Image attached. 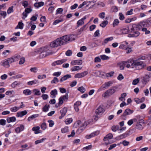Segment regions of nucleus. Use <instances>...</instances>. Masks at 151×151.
<instances>
[{"mask_svg":"<svg viewBox=\"0 0 151 151\" xmlns=\"http://www.w3.org/2000/svg\"><path fill=\"white\" fill-rule=\"evenodd\" d=\"M88 124V123H87L86 122L82 124L80 120H78L74 123V127L76 128L80 126V127L77 130V132L79 133H81L84 129L87 124Z\"/></svg>","mask_w":151,"mask_h":151,"instance_id":"f257e3e1","label":"nucleus"},{"mask_svg":"<svg viewBox=\"0 0 151 151\" xmlns=\"http://www.w3.org/2000/svg\"><path fill=\"white\" fill-rule=\"evenodd\" d=\"M64 44L63 38L61 37L51 42L50 44V46L52 47H55Z\"/></svg>","mask_w":151,"mask_h":151,"instance_id":"f03ea898","label":"nucleus"},{"mask_svg":"<svg viewBox=\"0 0 151 151\" xmlns=\"http://www.w3.org/2000/svg\"><path fill=\"white\" fill-rule=\"evenodd\" d=\"M129 60H132L131 63H130V68H136L137 66L142 65L143 64V62L140 60L139 58L135 60H133L132 59Z\"/></svg>","mask_w":151,"mask_h":151,"instance_id":"7ed1b4c3","label":"nucleus"},{"mask_svg":"<svg viewBox=\"0 0 151 151\" xmlns=\"http://www.w3.org/2000/svg\"><path fill=\"white\" fill-rule=\"evenodd\" d=\"M140 30L137 29V27L136 26V24L132 25L131 29L130 34L129 35L130 37H137L140 35L139 32L137 30Z\"/></svg>","mask_w":151,"mask_h":151,"instance_id":"20e7f679","label":"nucleus"},{"mask_svg":"<svg viewBox=\"0 0 151 151\" xmlns=\"http://www.w3.org/2000/svg\"><path fill=\"white\" fill-rule=\"evenodd\" d=\"M132 60H128L126 61H122L119 62L117 63V65L119 67L121 70H123L124 69V66L127 68H130V63H131Z\"/></svg>","mask_w":151,"mask_h":151,"instance_id":"39448f33","label":"nucleus"},{"mask_svg":"<svg viewBox=\"0 0 151 151\" xmlns=\"http://www.w3.org/2000/svg\"><path fill=\"white\" fill-rule=\"evenodd\" d=\"M104 111V110L103 107L101 106H99L96 110L95 114L93 116L94 119L97 120L100 117L102 113Z\"/></svg>","mask_w":151,"mask_h":151,"instance_id":"423d86ee","label":"nucleus"},{"mask_svg":"<svg viewBox=\"0 0 151 151\" xmlns=\"http://www.w3.org/2000/svg\"><path fill=\"white\" fill-rule=\"evenodd\" d=\"M117 89V87L113 86L112 87L111 89L106 91L103 94L102 96L104 98H106L107 96L112 95L116 92Z\"/></svg>","mask_w":151,"mask_h":151,"instance_id":"0eeeda50","label":"nucleus"},{"mask_svg":"<svg viewBox=\"0 0 151 151\" xmlns=\"http://www.w3.org/2000/svg\"><path fill=\"white\" fill-rule=\"evenodd\" d=\"M113 84L112 81H109L106 82L103 84L98 90V92H100L108 88L109 87L111 86Z\"/></svg>","mask_w":151,"mask_h":151,"instance_id":"6e6552de","label":"nucleus"},{"mask_svg":"<svg viewBox=\"0 0 151 151\" xmlns=\"http://www.w3.org/2000/svg\"><path fill=\"white\" fill-rule=\"evenodd\" d=\"M62 37L64 44H66L69 41H72L75 40L74 36L73 35L63 36Z\"/></svg>","mask_w":151,"mask_h":151,"instance_id":"1a4fd4ad","label":"nucleus"},{"mask_svg":"<svg viewBox=\"0 0 151 151\" xmlns=\"http://www.w3.org/2000/svg\"><path fill=\"white\" fill-rule=\"evenodd\" d=\"M88 72L87 71H84L81 73H78L76 74L74 76L75 78H83L87 75Z\"/></svg>","mask_w":151,"mask_h":151,"instance_id":"9d476101","label":"nucleus"},{"mask_svg":"<svg viewBox=\"0 0 151 151\" xmlns=\"http://www.w3.org/2000/svg\"><path fill=\"white\" fill-rule=\"evenodd\" d=\"M99 133V131H97L93 132L90 134L86 135V136L85 138L87 139H89L97 135Z\"/></svg>","mask_w":151,"mask_h":151,"instance_id":"9b49d317","label":"nucleus"},{"mask_svg":"<svg viewBox=\"0 0 151 151\" xmlns=\"http://www.w3.org/2000/svg\"><path fill=\"white\" fill-rule=\"evenodd\" d=\"M32 11V9L31 7H29V8H27L25 9V12L26 13L23 12V16L22 17V19H24L27 16V14L30 13Z\"/></svg>","mask_w":151,"mask_h":151,"instance_id":"f8f14e48","label":"nucleus"},{"mask_svg":"<svg viewBox=\"0 0 151 151\" xmlns=\"http://www.w3.org/2000/svg\"><path fill=\"white\" fill-rule=\"evenodd\" d=\"M67 108L66 107H64L62 110H61L60 112L61 114V116L59 117V119H61L65 115L67 112Z\"/></svg>","mask_w":151,"mask_h":151,"instance_id":"ddd939ff","label":"nucleus"},{"mask_svg":"<svg viewBox=\"0 0 151 151\" xmlns=\"http://www.w3.org/2000/svg\"><path fill=\"white\" fill-rule=\"evenodd\" d=\"M70 64L72 65H81L82 64V61L81 60H73L71 62Z\"/></svg>","mask_w":151,"mask_h":151,"instance_id":"4468645a","label":"nucleus"},{"mask_svg":"<svg viewBox=\"0 0 151 151\" xmlns=\"http://www.w3.org/2000/svg\"><path fill=\"white\" fill-rule=\"evenodd\" d=\"M133 112V111L129 109H127L125 110L123 114L122 115V116H126L132 114Z\"/></svg>","mask_w":151,"mask_h":151,"instance_id":"2eb2a0df","label":"nucleus"},{"mask_svg":"<svg viewBox=\"0 0 151 151\" xmlns=\"http://www.w3.org/2000/svg\"><path fill=\"white\" fill-rule=\"evenodd\" d=\"M146 23L144 21L140 22L137 24H136V26L137 27V29L140 30L142 27H145Z\"/></svg>","mask_w":151,"mask_h":151,"instance_id":"dca6fc26","label":"nucleus"},{"mask_svg":"<svg viewBox=\"0 0 151 151\" xmlns=\"http://www.w3.org/2000/svg\"><path fill=\"white\" fill-rule=\"evenodd\" d=\"M81 104V103L80 101H77L74 104V108L76 111H79V106H80Z\"/></svg>","mask_w":151,"mask_h":151,"instance_id":"f3484780","label":"nucleus"},{"mask_svg":"<svg viewBox=\"0 0 151 151\" xmlns=\"http://www.w3.org/2000/svg\"><path fill=\"white\" fill-rule=\"evenodd\" d=\"M32 130L34 132L35 134L40 133L42 132V131L40 130V127L39 126L33 127Z\"/></svg>","mask_w":151,"mask_h":151,"instance_id":"a211bd4d","label":"nucleus"},{"mask_svg":"<svg viewBox=\"0 0 151 151\" xmlns=\"http://www.w3.org/2000/svg\"><path fill=\"white\" fill-rule=\"evenodd\" d=\"M27 113V112L26 110L19 111L18 112L17 114V117H22L23 116L25 115Z\"/></svg>","mask_w":151,"mask_h":151,"instance_id":"6ab92c4d","label":"nucleus"},{"mask_svg":"<svg viewBox=\"0 0 151 151\" xmlns=\"http://www.w3.org/2000/svg\"><path fill=\"white\" fill-rule=\"evenodd\" d=\"M71 77V76L70 75L67 74L65 75L63 77L61 78L60 79V82H63L64 81H65L67 79Z\"/></svg>","mask_w":151,"mask_h":151,"instance_id":"aec40b11","label":"nucleus"},{"mask_svg":"<svg viewBox=\"0 0 151 151\" xmlns=\"http://www.w3.org/2000/svg\"><path fill=\"white\" fill-rule=\"evenodd\" d=\"M24 127L23 125H21L19 127H18L15 129L16 132L17 133H19L20 132L24 129Z\"/></svg>","mask_w":151,"mask_h":151,"instance_id":"412c9836","label":"nucleus"},{"mask_svg":"<svg viewBox=\"0 0 151 151\" xmlns=\"http://www.w3.org/2000/svg\"><path fill=\"white\" fill-rule=\"evenodd\" d=\"M2 65L6 68H8L10 66L7 59L5 60L2 62Z\"/></svg>","mask_w":151,"mask_h":151,"instance_id":"4be33fe9","label":"nucleus"},{"mask_svg":"<svg viewBox=\"0 0 151 151\" xmlns=\"http://www.w3.org/2000/svg\"><path fill=\"white\" fill-rule=\"evenodd\" d=\"M113 137L112 134L109 133L107 134L104 138V140L106 141L108 139H110L112 138Z\"/></svg>","mask_w":151,"mask_h":151,"instance_id":"5701e85b","label":"nucleus"},{"mask_svg":"<svg viewBox=\"0 0 151 151\" xmlns=\"http://www.w3.org/2000/svg\"><path fill=\"white\" fill-rule=\"evenodd\" d=\"M82 69V67H80L79 66H74L71 69L72 71H76L80 70Z\"/></svg>","mask_w":151,"mask_h":151,"instance_id":"b1692460","label":"nucleus"},{"mask_svg":"<svg viewBox=\"0 0 151 151\" xmlns=\"http://www.w3.org/2000/svg\"><path fill=\"white\" fill-rule=\"evenodd\" d=\"M11 51L9 50H6L2 52L1 55L4 57H6L10 53Z\"/></svg>","mask_w":151,"mask_h":151,"instance_id":"393cba45","label":"nucleus"},{"mask_svg":"<svg viewBox=\"0 0 151 151\" xmlns=\"http://www.w3.org/2000/svg\"><path fill=\"white\" fill-rule=\"evenodd\" d=\"M44 3L42 1H41L38 3H36L34 4L35 6L37 8L42 6L44 5Z\"/></svg>","mask_w":151,"mask_h":151,"instance_id":"a878e982","label":"nucleus"},{"mask_svg":"<svg viewBox=\"0 0 151 151\" xmlns=\"http://www.w3.org/2000/svg\"><path fill=\"white\" fill-rule=\"evenodd\" d=\"M16 118L14 116L9 117L7 119V121L9 123L11 122H14L16 121Z\"/></svg>","mask_w":151,"mask_h":151,"instance_id":"bb28decb","label":"nucleus"},{"mask_svg":"<svg viewBox=\"0 0 151 151\" xmlns=\"http://www.w3.org/2000/svg\"><path fill=\"white\" fill-rule=\"evenodd\" d=\"M23 93L26 96L31 95L32 93V91L29 89H27L23 91Z\"/></svg>","mask_w":151,"mask_h":151,"instance_id":"cd10ccee","label":"nucleus"},{"mask_svg":"<svg viewBox=\"0 0 151 151\" xmlns=\"http://www.w3.org/2000/svg\"><path fill=\"white\" fill-rule=\"evenodd\" d=\"M119 23V20L117 19H115L112 23V25L113 27H115L118 25Z\"/></svg>","mask_w":151,"mask_h":151,"instance_id":"c85d7f7f","label":"nucleus"},{"mask_svg":"<svg viewBox=\"0 0 151 151\" xmlns=\"http://www.w3.org/2000/svg\"><path fill=\"white\" fill-rule=\"evenodd\" d=\"M122 29V34H127L129 33V28L128 27L123 28Z\"/></svg>","mask_w":151,"mask_h":151,"instance_id":"c756f323","label":"nucleus"},{"mask_svg":"<svg viewBox=\"0 0 151 151\" xmlns=\"http://www.w3.org/2000/svg\"><path fill=\"white\" fill-rule=\"evenodd\" d=\"M24 26V24L22 22H19L18 23V25L16 27V29H23Z\"/></svg>","mask_w":151,"mask_h":151,"instance_id":"7c9ffc66","label":"nucleus"},{"mask_svg":"<svg viewBox=\"0 0 151 151\" xmlns=\"http://www.w3.org/2000/svg\"><path fill=\"white\" fill-rule=\"evenodd\" d=\"M108 22L107 20H104L100 24V26L102 27H105L106 25L108 24Z\"/></svg>","mask_w":151,"mask_h":151,"instance_id":"2f4dec72","label":"nucleus"},{"mask_svg":"<svg viewBox=\"0 0 151 151\" xmlns=\"http://www.w3.org/2000/svg\"><path fill=\"white\" fill-rule=\"evenodd\" d=\"M67 60V59H63L61 60H58L56 61V63H57V65H60L61 64L65 62Z\"/></svg>","mask_w":151,"mask_h":151,"instance_id":"473e14b6","label":"nucleus"},{"mask_svg":"<svg viewBox=\"0 0 151 151\" xmlns=\"http://www.w3.org/2000/svg\"><path fill=\"white\" fill-rule=\"evenodd\" d=\"M96 5L99 7H103L105 6V3L103 2L99 1L96 3Z\"/></svg>","mask_w":151,"mask_h":151,"instance_id":"72a5a7b5","label":"nucleus"},{"mask_svg":"<svg viewBox=\"0 0 151 151\" xmlns=\"http://www.w3.org/2000/svg\"><path fill=\"white\" fill-rule=\"evenodd\" d=\"M57 91L56 89H54L52 91L50 92L51 95L53 96L52 98H55L56 97V95L57 94Z\"/></svg>","mask_w":151,"mask_h":151,"instance_id":"f704fd0d","label":"nucleus"},{"mask_svg":"<svg viewBox=\"0 0 151 151\" xmlns=\"http://www.w3.org/2000/svg\"><path fill=\"white\" fill-rule=\"evenodd\" d=\"M16 57H12L10 58H9L7 59L8 63L10 64L12 63H14L15 61V59L16 58Z\"/></svg>","mask_w":151,"mask_h":151,"instance_id":"c9c22d12","label":"nucleus"},{"mask_svg":"<svg viewBox=\"0 0 151 151\" xmlns=\"http://www.w3.org/2000/svg\"><path fill=\"white\" fill-rule=\"evenodd\" d=\"M69 131L68 127L67 126H65L61 129V132L63 133H65L68 132Z\"/></svg>","mask_w":151,"mask_h":151,"instance_id":"e433bc0d","label":"nucleus"},{"mask_svg":"<svg viewBox=\"0 0 151 151\" xmlns=\"http://www.w3.org/2000/svg\"><path fill=\"white\" fill-rule=\"evenodd\" d=\"M127 96L126 93H123L121 94V96L119 97V100L122 101H124L125 100V98Z\"/></svg>","mask_w":151,"mask_h":151,"instance_id":"4c0bfd02","label":"nucleus"},{"mask_svg":"<svg viewBox=\"0 0 151 151\" xmlns=\"http://www.w3.org/2000/svg\"><path fill=\"white\" fill-rule=\"evenodd\" d=\"M114 38L113 37H111L105 39L104 41V44H107L109 41H111L113 40Z\"/></svg>","mask_w":151,"mask_h":151,"instance_id":"58836bf2","label":"nucleus"},{"mask_svg":"<svg viewBox=\"0 0 151 151\" xmlns=\"http://www.w3.org/2000/svg\"><path fill=\"white\" fill-rule=\"evenodd\" d=\"M92 147V145H91L87 146L83 148L82 150L83 151H86L89 150L91 149Z\"/></svg>","mask_w":151,"mask_h":151,"instance_id":"ea45409f","label":"nucleus"},{"mask_svg":"<svg viewBox=\"0 0 151 151\" xmlns=\"http://www.w3.org/2000/svg\"><path fill=\"white\" fill-rule=\"evenodd\" d=\"M20 82L15 81L12 84L11 86L12 87L14 88L16 87V86L17 85H20Z\"/></svg>","mask_w":151,"mask_h":151,"instance_id":"a19ab883","label":"nucleus"},{"mask_svg":"<svg viewBox=\"0 0 151 151\" xmlns=\"http://www.w3.org/2000/svg\"><path fill=\"white\" fill-rule=\"evenodd\" d=\"M115 33L117 35H122V29H118L115 31Z\"/></svg>","mask_w":151,"mask_h":151,"instance_id":"79ce46f5","label":"nucleus"},{"mask_svg":"<svg viewBox=\"0 0 151 151\" xmlns=\"http://www.w3.org/2000/svg\"><path fill=\"white\" fill-rule=\"evenodd\" d=\"M46 139V138H42L41 139L35 141V143L36 145H37L38 144L42 143L43 142V141L45 140Z\"/></svg>","mask_w":151,"mask_h":151,"instance_id":"37998d69","label":"nucleus"},{"mask_svg":"<svg viewBox=\"0 0 151 151\" xmlns=\"http://www.w3.org/2000/svg\"><path fill=\"white\" fill-rule=\"evenodd\" d=\"M136 129L139 130H142L143 129V127L140 124L137 123L136 125Z\"/></svg>","mask_w":151,"mask_h":151,"instance_id":"c03bdc74","label":"nucleus"},{"mask_svg":"<svg viewBox=\"0 0 151 151\" xmlns=\"http://www.w3.org/2000/svg\"><path fill=\"white\" fill-rule=\"evenodd\" d=\"M13 6H11L7 10V13L8 14H9L13 12Z\"/></svg>","mask_w":151,"mask_h":151,"instance_id":"a18cd8bd","label":"nucleus"},{"mask_svg":"<svg viewBox=\"0 0 151 151\" xmlns=\"http://www.w3.org/2000/svg\"><path fill=\"white\" fill-rule=\"evenodd\" d=\"M101 59L103 60H107L109 59V57L104 55L100 56Z\"/></svg>","mask_w":151,"mask_h":151,"instance_id":"49530a36","label":"nucleus"},{"mask_svg":"<svg viewBox=\"0 0 151 151\" xmlns=\"http://www.w3.org/2000/svg\"><path fill=\"white\" fill-rule=\"evenodd\" d=\"M19 108L17 106H14V107L10 108V110L13 112H15L19 109Z\"/></svg>","mask_w":151,"mask_h":151,"instance_id":"de8ad7c7","label":"nucleus"},{"mask_svg":"<svg viewBox=\"0 0 151 151\" xmlns=\"http://www.w3.org/2000/svg\"><path fill=\"white\" fill-rule=\"evenodd\" d=\"M139 78H137L134 80L132 82V84L133 85H136L139 83Z\"/></svg>","mask_w":151,"mask_h":151,"instance_id":"09e8293b","label":"nucleus"},{"mask_svg":"<svg viewBox=\"0 0 151 151\" xmlns=\"http://www.w3.org/2000/svg\"><path fill=\"white\" fill-rule=\"evenodd\" d=\"M73 121V119L71 118H68L65 119V122L66 124H68L71 123Z\"/></svg>","mask_w":151,"mask_h":151,"instance_id":"8fccbe9b","label":"nucleus"},{"mask_svg":"<svg viewBox=\"0 0 151 151\" xmlns=\"http://www.w3.org/2000/svg\"><path fill=\"white\" fill-rule=\"evenodd\" d=\"M37 82V80H35L31 81H29L27 83V84L28 85H32L33 84H36Z\"/></svg>","mask_w":151,"mask_h":151,"instance_id":"3c124183","label":"nucleus"},{"mask_svg":"<svg viewBox=\"0 0 151 151\" xmlns=\"http://www.w3.org/2000/svg\"><path fill=\"white\" fill-rule=\"evenodd\" d=\"M33 92L34 93V94L37 95H40L41 94V93L39 90L37 89H34Z\"/></svg>","mask_w":151,"mask_h":151,"instance_id":"603ef678","label":"nucleus"},{"mask_svg":"<svg viewBox=\"0 0 151 151\" xmlns=\"http://www.w3.org/2000/svg\"><path fill=\"white\" fill-rule=\"evenodd\" d=\"M86 25H85L82 27L79 30V34H80L85 29L86 27Z\"/></svg>","mask_w":151,"mask_h":151,"instance_id":"864d4df0","label":"nucleus"},{"mask_svg":"<svg viewBox=\"0 0 151 151\" xmlns=\"http://www.w3.org/2000/svg\"><path fill=\"white\" fill-rule=\"evenodd\" d=\"M15 93L14 91H7L6 93V94L7 95H11L12 94H14Z\"/></svg>","mask_w":151,"mask_h":151,"instance_id":"5fc2aeb1","label":"nucleus"},{"mask_svg":"<svg viewBox=\"0 0 151 151\" xmlns=\"http://www.w3.org/2000/svg\"><path fill=\"white\" fill-rule=\"evenodd\" d=\"M25 61V58L24 57H22L20 58L19 63V65L23 64L24 63Z\"/></svg>","mask_w":151,"mask_h":151,"instance_id":"6e6d98bb","label":"nucleus"},{"mask_svg":"<svg viewBox=\"0 0 151 151\" xmlns=\"http://www.w3.org/2000/svg\"><path fill=\"white\" fill-rule=\"evenodd\" d=\"M78 90L82 93H83L86 91L85 88L82 86L79 87Z\"/></svg>","mask_w":151,"mask_h":151,"instance_id":"4d7b16f0","label":"nucleus"},{"mask_svg":"<svg viewBox=\"0 0 151 151\" xmlns=\"http://www.w3.org/2000/svg\"><path fill=\"white\" fill-rule=\"evenodd\" d=\"M49 108V106L45 105L42 108V111L44 112L47 111Z\"/></svg>","mask_w":151,"mask_h":151,"instance_id":"13d9d810","label":"nucleus"},{"mask_svg":"<svg viewBox=\"0 0 151 151\" xmlns=\"http://www.w3.org/2000/svg\"><path fill=\"white\" fill-rule=\"evenodd\" d=\"M84 24V22L81 19L79 20L77 22V27H78L80 26H81Z\"/></svg>","mask_w":151,"mask_h":151,"instance_id":"bf43d9fd","label":"nucleus"},{"mask_svg":"<svg viewBox=\"0 0 151 151\" xmlns=\"http://www.w3.org/2000/svg\"><path fill=\"white\" fill-rule=\"evenodd\" d=\"M105 13L104 12H102L99 13V17L101 19H103L105 18Z\"/></svg>","mask_w":151,"mask_h":151,"instance_id":"052dcab7","label":"nucleus"},{"mask_svg":"<svg viewBox=\"0 0 151 151\" xmlns=\"http://www.w3.org/2000/svg\"><path fill=\"white\" fill-rule=\"evenodd\" d=\"M129 143V142L125 140L120 142V144H122L124 146H128Z\"/></svg>","mask_w":151,"mask_h":151,"instance_id":"680f3d73","label":"nucleus"},{"mask_svg":"<svg viewBox=\"0 0 151 151\" xmlns=\"http://www.w3.org/2000/svg\"><path fill=\"white\" fill-rule=\"evenodd\" d=\"M63 21V19H59L56 20L53 22V25H56L59 22H62Z\"/></svg>","mask_w":151,"mask_h":151,"instance_id":"e2e57ef3","label":"nucleus"},{"mask_svg":"<svg viewBox=\"0 0 151 151\" xmlns=\"http://www.w3.org/2000/svg\"><path fill=\"white\" fill-rule=\"evenodd\" d=\"M41 129L43 130H45L47 128V125L45 123H43L41 125Z\"/></svg>","mask_w":151,"mask_h":151,"instance_id":"0e129e2a","label":"nucleus"},{"mask_svg":"<svg viewBox=\"0 0 151 151\" xmlns=\"http://www.w3.org/2000/svg\"><path fill=\"white\" fill-rule=\"evenodd\" d=\"M99 74L98 76L99 77H102L103 76H105V73L101 71H99Z\"/></svg>","mask_w":151,"mask_h":151,"instance_id":"69168bd1","label":"nucleus"},{"mask_svg":"<svg viewBox=\"0 0 151 151\" xmlns=\"http://www.w3.org/2000/svg\"><path fill=\"white\" fill-rule=\"evenodd\" d=\"M129 135L127 133H125L119 136V137L121 139H123L127 137Z\"/></svg>","mask_w":151,"mask_h":151,"instance_id":"338daca9","label":"nucleus"},{"mask_svg":"<svg viewBox=\"0 0 151 151\" xmlns=\"http://www.w3.org/2000/svg\"><path fill=\"white\" fill-rule=\"evenodd\" d=\"M46 75L44 74L42 75H39L38 76V78L39 79H42L46 78Z\"/></svg>","mask_w":151,"mask_h":151,"instance_id":"774afa93","label":"nucleus"}]
</instances>
